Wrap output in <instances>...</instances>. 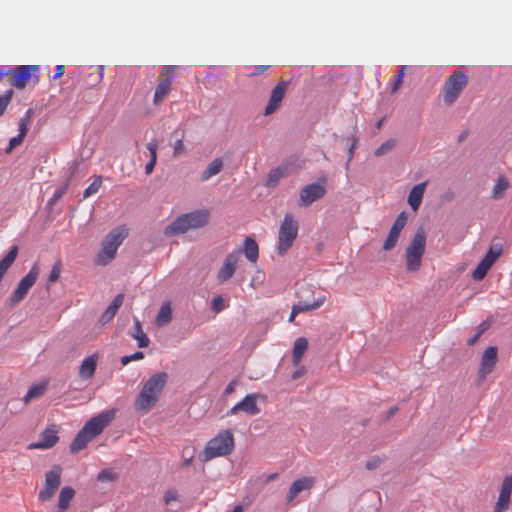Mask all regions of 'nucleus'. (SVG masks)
Returning <instances> with one entry per match:
<instances>
[{"label":"nucleus","instance_id":"39","mask_svg":"<svg viewBox=\"0 0 512 512\" xmlns=\"http://www.w3.org/2000/svg\"><path fill=\"white\" fill-rule=\"evenodd\" d=\"M397 145V140L396 139H393V138H390L388 140H386L384 143H382L375 151H374V155L376 157H381L385 154H387L388 152H390L391 150H393Z\"/></svg>","mask_w":512,"mask_h":512},{"label":"nucleus","instance_id":"53","mask_svg":"<svg viewBox=\"0 0 512 512\" xmlns=\"http://www.w3.org/2000/svg\"><path fill=\"white\" fill-rule=\"evenodd\" d=\"M185 152V146L183 144V140L182 139H177L175 144H174V147H173V155L175 157L183 154Z\"/></svg>","mask_w":512,"mask_h":512},{"label":"nucleus","instance_id":"28","mask_svg":"<svg viewBox=\"0 0 512 512\" xmlns=\"http://www.w3.org/2000/svg\"><path fill=\"white\" fill-rule=\"evenodd\" d=\"M223 168V161L221 158L214 159L201 175V180L206 181L212 176L218 174Z\"/></svg>","mask_w":512,"mask_h":512},{"label":"nucleus","instance_id":"62","mask_svg":"<svg viewBox=\"0 0 512 512\" xmlns=\"http://www.w3.org/2000/svg\"><path fill=\"white\" fill-rule=\"evenodd\" d=\"M64 73H65V66L57 65L53 79H58V78L62 77Z\"/></svg>","mask_w":512,"mask_h":512},{"label":"nucleus","instance_id":"14","mask_svg":"<svg viewBox=\"0 0 512 512\" xmlns=\"http://www.w3.org/2000/svg\"><path fill=\"white\" fill-rule=\"evenodd\" d=\"M325 194L326 188L324 184L319 182L308 184L300 192L299 205L304 207L310 206L312 203L323 198Z\"/></svg>","mask_w":512,"mask_h":512},{"label":"nucleus","instance_id":"35","mask_svg":"<svg viewBox=\"0 0 512 512\" xmlns=\"http://www.w3.org/2000/svg\"><path fill=\"white\" fill-rule=\"evenodd\" d=\"M502 251L503 245L501 243H494L490 246L483 259L488 260L493 265L502 254Z\"/></svg>","mask_w":512,"mask_h":512},{"label":"nucleus","instance_id":"9","mask_svg":"<svg viewBox=\"0 0 512 512\" xmlns=\"http://www.w3.org/2000/svg\"><path fill=\"white\" fill-rule=\"evenodd\" d=\"M96 437V416L90 418V420L84 425V427L78 432L75 439L70 445L71 453H78L83 450L87 444Z\"/></svg>","mask_w":512,"mask_h":512},{"label":"nucleus","instance_id":"10","mask_svg":"<svg viewBox=\"0 0 512 512\" xmlns=\"http://www.w3.org/2000/svg\"><path fill=\"white\" fill-rule=\"evenodd\" d=\"M39 275V268L37 265H34L28 274L24 276L13 294L11 295L10 302L11 305H17L20 301H22L27 295L30 288L35 284Z\"/></svg>","mask_w":512,"mask_h":512},{"label":"nucleus","instance_id":"34","mask_svg":"<svg viewBox=\"0 0 512 512\" xmlns=\"http://www.w3.org/2000/svg\"><path fill=\"white\" fill-rule=\"evenodd\" d=\"M157 148L158 145L156 142H150L147 144V149L150 152V160L147 162L145 166V173L151 174L155 168L157 162Z\"/></svg>","mask_w":512,"mask_h":512},{"label":"nucleus","instance_id":"17","mask_svg":"<svg viewBox=\"0 0 512 512\" xmlns=\"http://www.w3.org/2000/svg\"><path fill=\"white\" fill-rule=\"evenodd\" d=\"M313 485L314 479L312 477H302L295 480L289 488V492L286 497L287 504H291L299 493L305 490H310Z\"/></svg>","mask_w":512,"mask_h":512},{"label":"nucleus","instance_id":"8","mask_svg":"<svg viewBox=\"0 0 512 512\" xmlns=\"http://www.w3.org/2000/svg\"><path fill=\"white\" fill-rule=\"evenodd\" d=\"M62 469L59 466L53 467L45 474V483L43 488L38 494V499L41 502H48L52 500L56 491L61 484Z\"/></svg>","mask_w":512,"mask_h":512},{"label":"nucleus","instance_id":"51","mask_svg":"<svg viewBox=\"0 0 512 512\" xmlns=\"http://www.w3.org/2000/svg\"><path fill=\"white\" fill-rule=\"evenodd\" d=\"M382 463V459L379 456H373L365 463V468L367 470H375Z\"/></svg>","mask_w":512,"mask_h":512},{"label":"nucleus","instance_id":"47","mask_svg":"<svg viewBox=\"0 0 512 512\" xmlns=\"http://www.w3.org/2000/svg\"><path fill=\"white\" fill-rule=\"evenodd\" d=\"M225 309L224 299L222 296H216L211 301V310L214 313H220Z\"/></svg>","mask_w":512,"mask_h":512},{"label":"nucleus","instance_id":"5","mask_svg":"<svg viewBox=\"0 0 512 512\" xmlns=\"http://www.w3.org/2000/svg\"><path fill=\"white\" fill-rule=\"evenodd\" d=\"M426 239L425 230L423 227H419L406 249V269L408 272L419 271L425 253Z\"/></svg>","mask_w":512,"mask_h":512},{"label":"nucleus","instance_id":"26","mask_svg":"<svg viewBox=\"0 0 512 512\" xmlns=\"http://www.w3.org/2000/svg\"><path fill=\"white\" fill-rule=\"evenodd\" d=\"M131 336L137 340V345L139 348L148 347L150 344V339L143 332L141 322L137 318L134 319V332L131 334Z\"/></svg>","mask_w":512,"mask_h":512},{"label":"nucleus","instance_id":"46","mask_svg":"<svg viewBox=\"0 0 512 512\" xmlns=\"http://www.w3.org/2000/svg\"><path fill=\"white\" fill-rule=\"evenodd\" d=\"M68 189V184L65 183L63 185H61L60 187H58L53 196L51 197V199L49 200L48 204L50 205H54L55 203H57L62 197L63 195L66 193Z\"/></svg>","mask_w":512,"mask_h":512},{"label":"nucleus","instance_id":"16","mask_svg":"<svg viewBox=\"0 0 512 512\" xmlns=\"http://www.w3.org/2000/svg\"><path fill=\"white\" fill-rule=\"evenodd\" d=\"M238 260V252L236 251L231 252L226 256L223 265L217 274V279L220 283H224L233 277Z\"/></svg>","mask_w":512,"mask_h":512},{"label":"nucleus","instance_id":"19","mask_svg":"<svg viewBox=\"0 0 512 512\" xmlns=\"http://www.w3.org/2000/svg\"><path fill=\"white\" fill-rule=\"evenodd\" d=\"M75 497V490L71 486H64L58 495L54 512H66Z\"/></svg>","mask_w":512,"mask_h":512},{"label":"nucleus","instance_id":"58","mask_svg":"<svg viewBox=\"0 0 512 512\" xmlns=\"http://www.w3.org/2000/svg\"><path fill=\"white\" fill-rule=\"evenodd\" d=\"M96 193V181H93L84 192V198H87Z\"/></svg>","mask_w":512,"mask_h":512},{"label":"nucleus","instance_id":"42","mask_svg":"<svg viewBox=\"0 0 512 512\" xmlns=\"http://www.w3.org/2000/svg\"><path fill=\"white\" fill-rule=\"evenodd\" d=\"M407 69H408V66H406V65H403L399 68L398 73L394 78V83L391 88L392 93L396 92L400 88Z\"/></svg>","mask_w":512,"mask_h":512},{"label":"nucleus","instance_id":"20","mask_svg":"<svg viewBox=\"0 0 512 512\" xmlns=\"http://www.w3.org/2000/svg\"><path fill=\"white\" fill-rule=\"evenodd\" d=\"M125 295L123 293H119L115 296V298L112 300L108 308L103 312L101 315L99 322L102 325L107 324L110 322L118 312L119 308L122 306L124 302Z\"/></svg>","mask_w":512,"mask_h":512},{"label":"nucleus","instance_id":"2","mask_svg":"<svg viewBox=\"0 0 512 512\" xmlns=\"http://www.w3.org/2000/svg\"><path fill=\"white\" fill-rule=\"evenodd\" d=\"M168 380V373L153 374L142 387L135 401L136 410L148 411L158 401L159 396Z\"/></svg>","mask_w":512,"mask_h":512},{"label":"nucleus","instance_id":"45","mask_svg":"<svg viewBox=\"0 0 512 512\" xmlns=\"http://www.w3.org/2000/svg\"><path fill=\"white\" fill-rule=\"evenodd\" d=\"M176 68H177V66H172V65L164 66V68L162 69V72L160 74V80H168V84L171 85V83L174 79V76H175Z\"/></svg>","mask_w":512,"mask_h":512},{"label":"nucleus","instance_id":"12","mask_svg":"<svg viewBox=\"0 0 512 512\" xmlns=\"http://www.w3.org/2000/svg\"><path fill=\"white\" fill-rule=\"evenodd\" d=\"M290 81L280 80L272 89L269 101L265 107L264 115L269 116L275 113L280 107L285 97Z\"/></svg>","mask_w":512,"mask_h":512},{"label":"nucleus","instance_id":"63","mask_svg":"<svg viewBox=\"0 0 512 512\" xmlns=\"http://www.w3.org/2000/svg\"><path fill=\"white\" fill-rule=\"evenodd\" d=\"M480 337H481V336H480V333H477V332H476V333H475L471 338H469V339L467 340V345H468V346H474V345L478 342V340H479V338H480Z\"/></svg>","mask_w":512,"mask_h":512},{"label":"nucleus","instance_id":"24","mask_svg":"<svg viewBox=\"0 0 512 512\" xmlns=\"http://www.w3.org/2000/svg\"><path fill=\"white\" fill-rule=\"evenodd\" d=\"M96 369V355H91L84 359L79 369V376L82 379H89L93 376Z\"/></svg>","mask_w":512,"mask_h":512},{"label":"nucleus","instance_id":"50","mask_svg":"<svg viewBox=\"0 0 512 512\" xmlns=\"http://www.w3.org/2000/svg\"><path fill=\"white\" fill-rule=\"evenodd\" d=\"M24 138H25V136H21V134H18L16 137L11 138L10 141H9V145H8V147L5 150V153L6 154L11 153V151L14 148L19 146L23 142Z\"/></svg>","mask_w":512,"mask_h":512},{"label":"nucleus","instance_id":"21","mask_svg":"<svg viewBox=\"0 0 512 512\" xmlns=\"http://www.w3.org/2000/svg\"><path fill=\"white\" fill-rule=\"evenodd\" d=\"M427 181L415 185L409 192L408 204L413 211H417L422 203Z\"/></svg>","mask_w":512,"mask_h":512},{"label":"nucleus","instance_id":"36","mask_svg":"<svg viewBox=\"0 0 512 512\" xmlns=\"http://www.w3.org/2000/svg\"><path fill=\"white\" fill-rule=\"evenodd\" d=\"M323 302H324V298L315 300L312 303L298 302L297 304H294L293 307L295 309V312L303 313V312H308V311L315 310V309L319 308L323 304Z\"/></svg>","mask_w":512,"mask_h":512},{"label":"nucleus","instance_id":"29","mask_svg":"<svg viewBox=\"0 0 512 512\" xmlns=\"http://www.w3.org/2000/svg\"><path fill=\"white\" fill-rule=\"evenodd\" d=\"M116 409H110L98 414V435L114 420Z\"/></svg>","mask_w":512,"mask_h":512},{"label":"nucleus","instance_id":"3","mask_svg":"<svg viewBox=\"0 0 512 512\" xmlns=\"http://www.w3.org/2000/svg\"><path fill=\"white\" fill-rule=\"evenodd\" d=\"M233 450V434L230 430H224L208 441L204 451L199 455V459L202 462H208L215 457L230 455Z\"/></svg>","mask_w":512,"mask_h":512},{"label":"nucleus","instance_id":"44","mask_svg":"<svg viewBox=\"0 0 512 512\" xmlns=\"http://www.w3.org/2000/svg\"><path fill=\"white\" fill-rule=\"evenodd\" d=\"M408 220V214L406 211H402L397 218L395 219L392 229L397 230L401 233L402 229L405 227Z\"/></svg>","mask_w":512,"mask_h":512},{"label":"nucleus","instance_id":"60","mask_svg":"<svg viewBox=\"0 0 512 512\" xmlns=\"http://www.w3.org/2000/svg\"><path fill=\"white\" fill-rule=\"evenodd\" d=\"M399 408L397 406H392L387 412L386 417L384 419L385 422L389 421L397 412Z\"/></svg>","mask_w":512,"mask_h":512},{"label":"nucleus","instance_id":"23","mask_svg":"<svg viewBox=\"0 0 512 512\" xmlns=\"http://www.w3.org/2000/svg\"><path fill=\"white\" fill-rule=\"evenodd\" d=\"M308 349V340L305 337H298L293 346L292 363L297 366Z\"/></svg>","mask_w":512,"mask_h":512},{"label":"nucleus","instance_id":"59","mask_svg":"<svg viewBox=\"0 0 512 512\" xmlns=\"http://www.w3.org/2000/svg\"><path fill=\"white\" fill-rule=\"evenodd\" d=\"M488 374L489 373H486V372L483 373L482 372V368L479 367L478 374H477V379H476V385L480 386L483 383V381L486 379Z\"/></svg>","mask_w":512,"mask_h":512},{"label":"nucleus","instance_id":"57","mask_svg":"<svg viewBox=\"0 0 512 512\" xmlns=\"http://www.w3.org/2000/svg\"><path fill=\"white\" fill-rule=\"evenodd\" d=\"M237 385V380L233 379L224 389V395H230L235 391V386Z\"/></svg>","mask_w":512,"mask_h":512},{"label":"nucleus","instance_id":"32","mask_svg":"<svg viewBox=\"0 0 512 512\" xmlns=\"http://www.w3.org/2000/svg\"><path fill=\"white\" fill-rule=\"evenodd\" d=\"M492 266L493 265L489 263L488 260L482 258V260L478 263V265L472 272V278L475 281L483 280Z\"/></svg>","mask_w":512,"mask_h":512},{"label":"nucleus","instance_id":"13","mask_svg":"<svg viewBox=\"0 0 512 512\" xmlns=\"http://www.w3.org/2000/svg\"><path fill=\"white\" fill-rule=\"evenodd\" d=\"M37 65H21L16 68H9L12 77L11 84L17 89H23L32 78V74L38 70Z\"/></svg>","mask_w":512,"mask_h":512},{"label":"nucleus","instance_id":"43","mask_svg":"<svg viewBox=\"0 0 512 512\" xmlns=\"http://www.w3.org/2000/svg\"><path fill=\"white\" fill-rule=\"evenodd\" d=\"M512 494V475L505 476L499 495L511 497Z\"/></svg>","mask_w":512,"mask_h":512},{"label":"nucleus","instance_id":"15","mask_svg":"<svg viewBox=\"0 0 512 512\" xmlns=\"http://www.w3.org/2000/svg\"><path fill=\"white\" fill-rule=\"evenodd\" d=\"M58 428L56 425H51L47 427L40 435V439L38 442L31 443L29 445V449H50L56 445L59 440L58 436Z\"/></svg>","mask_w":512,"mask_h":512},{"label":"nucleus","instance_id":"48","mask_svg":"<svg viewBox=\"0 0 512 512\" xmlns=\"http://www.w3.org/2000/svg\"><path fill=\"white\" fill-rule=\"evenodd\" d=\"M60 274H61V263L56 262L54 264V266L52 267V270L50 271L48 281L50 283H55L56 281H58Z\"/></svg>","mask_w":512,"mask_h":512},{"label":"nucleus","instance_id":"37","mask_svg":"<svg viewBox=\"0 0 512 512\" xmlns=\"http://www.w3.org/2000/svg\"><path fill=\"white\" fill-rule=\"evenodd\" d=\"M346 144L348 146V157H347L345 168H346V170H348L350 162L352 161V159L354 157V151L358 145V138L355 136V134H352L346 138Z\"/></svg>","mask_w":512,"mask_h":512},{"label":"nucleus","instance_id":"31","mask_svg":"<svg viewBox=\"0 0 512 512\" xmlns=\"http://www.w3.org/2000/svg\"><path fill=\"white\" fill-rule=\"evenodd\" d=\"M47 388V383H38L33 384L29 390L27 391L26 395L24 396V403L28 404L32 399L39 398L44 394Z\"/></svg>","mask_w":512,"mask_h":512},{"label":"nucleus","instance_id":"52","mask_svg":"<svg viewBox=\"0 0 512 512\" xmlns=\"http://www.w3.org/2000/svg\"><path fill=\"white\" fill-rule=\"evenodd\" d=\"M178 499V492L175 489H169L166 491L164 495L165 504H170L172 501H176Z\"/></svg>","mask_w":512,"mask_h":512},{"label":"nucleus","instance_id":"30","mask_svg":"<svg viewBox=\"0 0 512 512\" xmlns=\"http://www.w3.org/2000/svg\"><path fill=\"white\" fill-rule=\"evenodd\" d=\"M170 89L171 85L168 84V80H160L155 89L153 103L156 105L161 103L170 92Z\"/></svg>","mask_w":512,"mask_h":512},{"label":"nucleus","instance_id":"56","mask_svg":"<svg viewBox=\"0 0 512 512\" xmlns=\"http://www.w3.org/2000/svg\"><path fill=\"white\" fill-rule=\"evenodd\" d=\"M307 373V368L305 366L299 367L297 370H295L292 374V379L296 380L301 378Z\"/></svg>","mask_w":512,"mask_h":512},{"label":"nucleus","instance_id":"61","mask_svg":"<svg viewBox=\"0 0 512 512\" xmlns=\"http://www.w3.org/2000/svg\"><path fill=\"white\" fill-rule=\"evenodd\" d=\"M490 327L489 321H483L478 327H477V333H480V336L488 330Z\"/></svg>","mask_w":512,"mask_h":512},{"label":"nucleus","instance_id":"18","mask_svg":"<svg viewBox=\"0 0 512 512\" xmlns=\"http://www.w3.org/2000/svg\"><path fill=\"white\" fill-rule=\"evenodd\" d=\"M498 361V348L496 346L488 347L480 361V368H482L483 373H491L497 364Z\"/></svg>","mask_w":512,"mask_h":512},{"label":"nucleus","instance_id":"33","mask_svg":"<svg viewBox=\"0 0 512 512\" xmlns=\"http://www.w3.org/2000/svg\"><path fill=\"white\" fill-rule=\"evenodd\" d=\"M508 187H509L508 180L503 175L499 176L496 184L494 185V187L492 189L491 197L496 200L501 199L504 195V192L508 189Z\"/></svg>","mask_w":512,"mask_h":512},{"label":"nucleus","instance_id":"38","mask_svg":"<svg viewBox=\"0 0 512 512\" xmlns=\"http://www.w3.org/2000/svg\"><path fill=\"white\" fill-rule=\"evenodd\" d=\"M399 236H400V232L391 228L386 240L383 243V250L384 251L392 250L396 246Z\"/></svg>","mask_w":512,"mask_h":512},{"label":"nucleus","instance_id":"27","mask_svg":"<svg viewBox=\"0 0 512 512\" xmlns=\"http://www.w3.org/2000/svg\"><path fill=\"white\" fill-rule=\"evenodd\" d=\"M172 321V308L170 302H165L158 312L156 317V324L158 326H164Z\"/></svg>","mask_w":512,"mask_h":512},{"label":"nucleus","instance_id":"54","mask_svg":"<svg viewBox=\"0 0 512 512\" xmlns=\"http://www.w3.org/2000/svg\"><path fill=\"white\" fill-rule=\"evenodd\" d=\"M270 68V65H256L253 67L252 72L248 74L249 77H256Z\"/></svg>","mask_w":512,"mask_h":512},{"label":"nucleus","instance_id":"49","mask_svg":"<svg viewBox=\"0 0 512 512\" xmlns=\"http://www.w3.org/2000/svg\"><path fill=\"white\" fill-rule=\"evenodd\" d=\"M510 498L511 497L499 495L498 500H497L496 505H495L494 508L498 509V510H501V511L508 510L509 505H510Z\"/></svg>","mask_w":512,"mask_h":512},{"label":"nucleus","instance_id":"6","mask_svg":"<svg viewBox=\"0 0 512 512\" xmlns=\"http://www.w3.org/2000/svg\"><path fill=\"white\" fill-rule=\"evenodd\" d=\"M298 222L292 214H286L280 224L277 253L283 256L292 247L298 236Z\"/></svg>","mask_w":512,"mask_h":512},{"label":"nucleus","instance_id":"7","mask_svg":"<svg viewBox=\"0 0 512 512\" xmlns=\"http://www.w3.org/2000/svg\"><path fill=\"white\" fill-rule=\"evenodd\" d=\"M468 84V76L462 68H457L448 77L444 84L443 100L446 105L453 104Z\"/></svg>","mask_w":512,"mask_h":512},{"label":"nucleus","instance_id":"22","mask_svg":"<svg viewBox=\"0 0 512 512\" xmlns=\"http://www.w3.org/2000/svg\"><path fill=\"white\" fill-rule=\"evenodd\" d=\"M243 252L247 260L255 263L259 258V246L253 237L247 236L244 239L243 250L238 251V254Z\"/></svg>","mask_w":512,"mask_h":512},{"label":"nucleus","instance_id":"64","mask_svg":"<svg viewBox=\"0 0 512 512\" xmlns=\"http://www.w3.org/2000/svg\"><path fill=\"white\" fill-rule=\"evenodd\" d=\"M131 361H137L144 358V353L142 351H136L135 353L130 355Z\"/></svg>","mask_w":512,"mask_h":512},{"label":"nucleus","instance_id":"40","mask_svg":"<svg viewBox=\"0 0 512 512\" xmlns=\"http://www.w3.org/2000/svg\"><path fill=\"white\" fill-rule=\"evenodd\" d=\"M119 475L111 468H106L98 473V482H114Z\"/></svg>","mask_w":512,"mask_h":512},{"label":"nucleus","instance_id":"11","mask_svg":"<svg viewBox=\"0 0 512 512\" xmlns=\"http://www.w3.org/2000/svg\"><path fill=\"white\" fill-rule=\"evenodd\" d=\"M258 398H264V396L259 393L247 394L240 402L227 411L226 416L235 415L239 412H244L248 415L259 414L261 410L257 405Z\"/></svg>","mask_w":512,"mask_h":512},{"label":"nucleus","instance_id":"55","mask_svg":"<svg viewBox=\"0 0 512 512\" xmlns=\"http://www.w3.org/2000/svg\"><path fill=\"white\" fill-rule=\"evenodd\" d=\"M29 125H30V122L27 119L21 118L19 120L18 129H19V134H21V136H26V134L29 130Z\"/></svg>","mask_w":512,"mask_h":512},{"label":"nucleus","instance_id":"1","mask_svg":"<svg viewBox=\"0 0 512 512\" xmlns=\"http://www.w3.org/2000/svg\"><path fill=\"white\" fill-rule=\"evenodd\" d=\"M209 218L210 212L207 209L182 214L165 227L164 235L172 237L184 234L189 229L202 228L208 224Z\"/></svg>","mask_w":512,"mask_h":512},{"label":"nucleus","instance_id":"25","mask_svg":"<svg viewBox=\"0 0 512 512\" xmlns=\"http://www.w3.org/2000/svg\"><path fill=\"white\" fill-rule=\"evenodd\" d=\"M287 176V168L286 167H276L272 170H270L267 180H266V186L269 188H275L278 186L280 180Z\"/></svg>","mask_w":512,"mask_h":512},{"label":"nucleus","instance_id":"41","mask_svg":"<svg viewBox=\"0 0 512 512\" xmlns=\"http://www.w3.org/2000/svg\"><path fill=\"white\" fill-rule=\"evenodd\" d=\"M13 94V90L9 89L3 95H0V117L4 115L8 105L12 100Z\"/></svg>","mask_w":512,"mask_h":512},{"label":"nucleus","instance_id":"4","mask_svg":"<svg viewBox=\"0 0 512 512\" xmlns=\"http://www.w3.org/2000/svg\"><path fill=\"white\" fill-rule=\"evenodd\" d=\"M127 236L128 229L124 226L112 229L101 243V249L98 251V265L105 266L111 263L117 255L119 246Z\"/></svg>","mask_w":512,"mask_h":512}]
</instances>
